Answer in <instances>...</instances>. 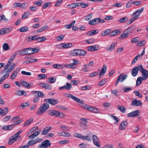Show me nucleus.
<instances>
[{
	"label": "nucleus",
	"mask_w": 148,
	"mask_h": 148,
	"mask_svg": "<svg viewBox=\"0 0 148 148\" xmlns=\"http://www.w3.org/2000/svg\"><path fill=\"white\" fill-rule=\"evenodd\" d=\"M106 69L107 66L105 64L103 65V67L99 73V76H101L104 75L106 71Z\"/></svg>",
	"instance_id": "412c9836"
},
{
	"label": "nucleus",
	"mask_w": 148,
	"mask_h": 148,
	"mask_svg": "<svg viewBox=\"0 0 148 148\" xmlns=\"http://www.w3.org/2000/svg\"><path fill=\"white\" fill-rule=\"evenodd\" d=\"M3 49L5 51L8 50L9 48V46L8 44L7 43H5L3 45Z\"/></svg>",
	"instance_id": "6e6d98bb"
},
{
	"label": "nucleus",
	"mask_w": 148,
	"mask_h": 148,
	"mask_svg": "<svg viewBox=\"0 0 148 148\" xmlns=\"http://www.w3.org/2000/svg\"><path fill=\"white\" fill-rule=\"evenodd\" d=\"M51 126H46L43 130L42 132V134L43 135L46 134L51 129Z\"/></svg>",
	"instance_id": "dca6fc26"
},
{
	"label": "nucleus",
	"mask_w": 148,
	"mask_h": 148,
	"mask_svg": "<svg viewBox=\"0 0 148 148\" xmlns=\"http://www.w3.org/2000/svg\"><path fill=\"white\" fill-rule=\"evenodd\" d=\"M18 72V71L17 70L16 71H14L11 76V79H14L16 77V76L17 75Z\"/></svg>",
	"instance_id": "473e14b6"
},
{
	"label": "nucleus",
	"mask_w": 148,
	"mask_h": 148,
	"mask_svg": "<svg viewBox=\"0 0 148 148\" xmlns=\"http://www.w3.org/2000/svg\"><path fill=\"white\" fill-rule=\"evenodd\" d=\"M82 139L84 140H86L89 141H90L91 140V138L90 137H89L88 136H83L82 135Z\"/></svg>",
	"instance_id": "8fccbe9b"
},
{
	"label": "nucleus",
	"mask_w": 148,
	"mask_h": 148,
	"mask_svg": "<svg viewBox=\"0 0 148 148\" xmlns=\"http://www.w3.org/2000/svg\"><path fill=\"white\" fill-rule=\"evenodd\" d=\"M145 43V41L144 40H143L140 41H139L137 44V45L139 46H143Z\"/></svg>",
	"instance_id": "e2e57ef3"
},
{
	"label": "nucleus",
	"mask_w": 148,
	"mask_h": 148,
	"mask_svg": "<svg viewBox=\"0 0 148 148\" xmlns=\"http://www.w3.org/2000/svg\"><path fill=\"white\" fill-rule=\"evenodd\" d=\"M120 33V31L119 30L117 29L112 31L108 34V35L109 36H113Z\"/></svg>",
	"instance_id": "a211bd4d"
},
{
	"label": "nucleus",
	"mask_w": 148,
	"mask_h": 148,
	"mask_svg": "<svg viewBox=\"0 0 148 148\" xmlns=\"http://www.w3.org/2000/svg\"><path fill=\"white\" fill-rule=\"evenodd\" d=\"M98 30H92L91 31H88L86 33V35L88 36H92L94 34H96L99 33Z\"/></svg>",
	"instance_id": "aec40b11"
},
{
	"label": "nucleus",
	"mask_w": 148,
	"mask_h": 148,
	"mask_svg": "<svg viewBox=\"0 0 148 148\" xmlns=\"http://www.w3.org/2000/svg\"><path fill=\"white\" fill-rule=\"evenodd\" d=\"M34 93L37 95L38 97H43L45 96V95L40 91H34Z\"/></svg>",
	"instance_id": "7c9ffc66"
},
{
	"label": "nucleus",
	"mask_w": 148,
	"mask_h": 148,
	"mask_svg": "<svg viewBox=\"0 0 148 148\" xmlns=\"http://www.w3.org/2000/svg\"><path fill=\"white\" fill-rule=\"evenodd\" d=\"M142 104V102L141 101L134 99L131 103V105L133 106H141Z\"/></svg>",
	"instance_id": "4468645a"
},
{
	"label": "nucleus",
	"mask_w": 148,
	"mask_h": 148,
	"mask_svg": "<svg viewBox=\"0 0 148 148\" xmlns=\"http://www.w3.org/2000/svg\"><path fill=\"white\" fill-rule=\"evenodd\" d=\"M51 143L49 140H46L42 142L38 146L39 148H47L51 146Z\"/></svg>",
	"instance_id": "7ed1b4c3"
},
{
	"label": "nucleus",
	"mask_w": 148,
	"mask_h": 148,
	"mask_svg": "<svg viewBox=\"0 0 148 148\" xmlns=\"http://www.w3.org/2000/svg\"><path fill=\"white\" fill-rule=\"evenodd\" d=\"M53 67L55 68L58 69H63V67L61 64H54L53 65Z\"/></svg>",
	"instance_id": "e433bc0d"
},
{
	"label": "nucleus",
	"mask_w": 148,
	"mask_h": 148,
	"mask_svg": "<svg viewBox=\"0 0 148 148\" xmlns=\"http://www.w3.org/2000/svg\"><path fill=\"white\" fill-rule=\"evenodd\" d=\"M80 6H81L82 8H84L88 6L89 5L88 3H85L83 2H80Z\"/></svg>",
	"instance_id": "5fc2aeb1"
},
{
	"label": "nucleus",
	"mask_w": 148,
	"mask_h": 148,
	"mask_svg": "<svg viewBox=\"0 0 148 148\" xmlns=\"http://www.w3.org/2000/svg\"><path fill=\"white\" fill-rule=\"evenodd\" d=\"M140 112V111L138 110L134 111L128 113L127 116L128 117H132L137 116Z\"/></svg>",
	"instance_id": "9d476101"
},
{
	"label": "nucleus",
	"mask_w": 148,
	"mask_h": 148,
	"mask_svg": "<svg viewBox=\"0 0 148 148\" xmlns=\"http://www.w3.org/2000/svg\"><path fill=\"white\" fill-rule=\"evenodd\" d=\"M92 140L94 144L97 147H100L101 144L97 137L95 135H94L92 136Z\"/></svg>",
	"instance_id": "6e6552de"
},
{
	"label": "nucleus",
	"mask_w": 148,
	"mask_h": 148,
	"mask_svg": "<svg viewBox=\"0 0 148 148\" xmlns=\"http://www.w3.org/2000/svg\"><path fill=\"white\" fill-rule=\"evenodd\" d=\"M111 31V29H107L105 31H103L101 33V35L104 36H106Z\"/></svg>",
	"instance_id": "2f4dec72"
},
{
	"label": "nucleus",
	"mask_w": 148,
	"mask_h": 148,
	"mask_svg": "<svg viewBox=\"0 0 148 148\" xmlns=\"http://www.w3.org/2000/svg\"><path fill=\"white\" fill-rule=\"evenodd\" d=\"M20 83L25 88H30V85L27 82L24 81H21Z\"/></svg>",
	"instance_id": "5701e85b"
},
{
	"label": "nucleus",
	"mask_w": 148,
	"mask_h": 148,
	"mask_svg": "<svg viewBox=\"0 0 148 148\" xmlns=\"http://www.w3.org/2000/svg\"><path fill=\"white\" fill-rule=\"evenodd\" d=\"M18 137V132H17L15 134V137H13L12 138H10L8 142V144L9 145H11L15 141H16V138Z\"/></svg>",
	"instance_id": "f3484780"
},
{
	"label": "nucleus",
	"mask_w": 148,
	"mask_h": 148,
	"mask_svg": "<svg viewBox=\"0 0 148 148\" xmlns=\"http://www.w3.org/2000/svg\"><path fill=\"white\" fill-rule=\"evenodd\" d=\"M142 65H139L138 66L134 67L132 69V74L133 77L136 76L138 73V71H140V68L141 67Z\"/></svg>",
	"instance_id": "423d86ee"
},
{
	"label": "nucleus",
	"mask_w": 148,
	"mask_h": 148,
	"mask_svg": "<svg viewBox=\"0 0 148 148\" xmlns=\"http://www.w3.org/2000/svg\"><path fill=\"white\" fill-rule=\"evenodd\" d=\"M31 49V48H28L25 49V50L26 51V55L33 54Z\"/></svg>",
	"instance_id": "09e8293b"
},
{
	"label": "nucleus",
	"mask_w": 148,
	"mask_h": 148,
	"mask_svg": "<svg viewBox=\"0 0 148 148\" xmlns=\"http://www.w3.org/2000/svg\"><path fill=\"white\" fill-rule=\"evenodd\" d=\"M140 68V71L142 73V77L143 79L144 80H145L148 77V71L146 69L143 68L142 65Z\"/></svg>",
	"instance_id": "20e7f679"
},
{
	"label": "nucleus",
	"mask_w": 148,
	"mask_h": 148,
	"mask_svg": "<svg viewBox=\"0 0 148 148\" xmlns=\"http://www.w3.org/2000/svg\"><path fill=\"white\" fill-rule=\"evenodd\" d=\"M79 49H74L72 50L70 52V54L71 56H78V52Z\"/></svg>",
	"instance_id": "4be33fe9"
},
{
	"label": "nucleus",
	"mask_w": 148,
	"mask_h": 148,
	"mask_svg": "<svg viewBox=\"0 0 148 148\" xmlns=\"http://www.w3.org/2000/svg\"><path fill=\"white\" fill-rule=\"evenodd\" d=\"M36 143L34 139H31L28 142V146H32L34 144H36Z\"/></svg>",
	"instance_id": "37998d69"
},
{
	"label": "nucleus",
	"mask_w": 148,
	"mask_h": 148,
	"mask_svg": "<svg viewBox=\"0 0 148 148\" xmlns=\"http://www.w3.org/2000/svg\"><path fill=\"white\" fill-rule=\"evenodd\" d=\"M36 143H40L42 142L43 139L42 138H40L38 137H37L36 138L34 139Z\"/></svg>",
	"instance_id": "774afa93"
},
{
	"label": "nucleus",
	"mask_w": 148,
	"mask_h": 148,
	"mask_svg": "<svg viewBox=\"0 0 148 148\" xmlns=\"http://www.w3.org/2000/svg\"><path fill=\"white\" fill-rule=\"evenodd\" d=\"M48 27L47 26H43V27H41L40 28H39L37 31V32L38 33V32H41L43 31L46 30L47 29Z\"/></svg>",
	"instance_id": "79ce46f5"
},
{
	"label": "nucleus",
	"mask_w": 148,
	"mask_h": 148,
	"mask_svg": "<svg viewBox=\"0 0 148 148\" xmlns=\"http://www.w3.org/2000/svg\"><path fill=\"white\" fill-rule=\"evenodd\" d=\"M38 85L46 89L51 90L52 89L51 86L49 84L40 82L38 83Z\"/></svg>",
	"instance_id": "1a4fd4ad"
},
{
	"label": "nucleus",
	"mask_w": 148,
	"mask_h": 148,
	"mask_svg": "<svg viewBox=\"0 0 148 148\" xmlns=\"http://www.w3.org/2000/svg\"><path fill=\"white\" fill-rule=\"evenodd\" d=\"M56 80V78L54 77H51L47 79V82L49 83H53L55 82Z\"/></svg>",
	"instance_id": "72a5a7b5"
},
{
	"label": "nucleus",
	"mask_w": 148,
	"mask_h": 148,
	"mask_svg": "<svg viewBox=\"0 0 148 148\" xmlns=\"http://www.w3.org/2000/svg\"><path fill=\"white\" fill-rule=\"evenodd\" d=\"M65 97L70 98L74 100L75 97L71 94L69 93H65L64 94Z\"/></svg>",
	"instance_id": "a18cd8bd"
},
{
	"label": "nucleus",
	"mask_w": 148,
	"mask_h": 148,
	"mask_svg": "<svg viewBox=\"0 0 148 148\" xmlns=\"http://www.w3.org/2000/svg\"><path fill=\"white\" fill-rule=\"evenodd\" d=\"M33 36H30L26 38V40L28 42H30L33 40Z\"/></svg>",
	"instance_id": "13d9d810"
},
{
	"label": "nucleus",
	"mask_w": 148,
	"mask_h": 148,
	"mask_svg": "<svg viewBox=\"0 0 148 148\" xmlns=\"http://www.w3.org/2000/svg\"><path fill=\"white\" fill-rule=\"evenodd\" d=\"M50 2H47L45 3L42 6V8L45 9L47 8V7L50 6Z\"/></svg>",
	"instance_id": "69168bd1"
},
{
	"label": "nucleus",
	"mask_w": 148,
	"mask_h": 148,
	"mask_svg": "<svg viewBox=\"0 0 148 148\" xmlns=\"http://www.w3.org/2000/svg\"><path fill=\"white\" fill-rule=\"evenodd\" d=\"M133 4V1H130L128 2L126 5V7L127 8H129L131 7L132 4Z\"/></svg>",
	"instance_id": "338daca9"
},
{
	"label": "nucleus",
	"mask_w": 148,
	"mask_h": 148,
	"mask_svg": "<svg viewBox=\"0 0 148 148\" xmlns=\"http://www.w3.org/2000/svg\"><path fill=\"white\" fill-rule=\"evenodd\" d=\"M104 20L101 19L100 18H96L90 20L88 22L89 25H93L99 23H103L104 22Z\"/></svg>",
	"instance_id": "f03ea898"
},
{
	"label": "nucleus",
	"mask_w": 148,
	"mask_h": 148,
	"mask_svg": "<svg viewBox=\"0 0 148 148\" xmlns=\"http://www.w3.org/2000/svg\"><path fill=\"white\" fill-rule=\"evenodd\" d=\"M134 92L136 96L139 97H140L141 98H142V94L141 93H140L138 91H135Z\"/></svg>",
	"instance_id": "680f3d73"
},
{
	"label": "nucleus",
	"mask_w": 148,
	"mask_h": 148,
	"mask_svg": "<svg viewBox=\"0 0 148 148\" xmlns=\"http://www.w3.org/2000/svg\"><path fill=\"white\" fill-rule=\"evenodd\" d=\"M107 82V79H104L99 82L98 85L99 86H103L106 84Z\"/></svg>",
	"instance_id": "ea45409f"
},
{
	"label": "nucleus",
	"mask_w": 148,
	"mask_h": 148,
	"mask_svg": "<svg viewBox=\"0 0 148 148\" xmlns=\"http://www.w3.org/2000/svg\"><path fill=\"white\" fill-rule=\"evenodd\" d=\"M122 89L125 92H127L132 90L131 87H127L126 86L123 87Z\"/></svg>",
	"instance_id": "58836bf2"
},
{
	"label": "nucleus",
	"mask_w": 148,
	"mask_h": 148,
	"mask_svg": "<svg viewBox=\"0 0 148 148\" xmlns=\"http://www.w3.org/2000/svg\"><path fill=\"white\" fill-rule=\"evenodd\" d=\"M81 120L84 122H82V124L84 126H86L87 123V121L86 119L84 118H82L81 119Z\"/></svg>",
	"instance_id": "052dcab7"
},
{
	"label": "nucleus",
	"mask_w": 148,
	"mask_h": 148,
	"mask_svg": "<svg viewBox=\"0 0 148 148\" xmlns=\"http://www.w3.org/2000/svg\"><path fill=\"white\" fill-rule=\"evenodd\" d=\"M19 95H24V96H26L27 95V93L24 90H19Z\"/></svg>",
	"instance_id": "0e129e2a"
},
{
	"label": "nucleus",
	"mask_w": 148,
	"mask_h": 148,
	"mask_svg": "<svg viewBox=\"0 0 148 148\" xmlns=\"http://www.w3.org/2000/svg\"><path fill=\"white\" fill-rule=\"evenodd\" d=\"M135 27V26L132 25L127 29L125 31L129 35L131 34L134 32Z\"/></svg>",
	"instance_id": "2eb2a0df"
},
{
	"label": "nucleus",
	"mask_w": 148,
	"mask_h": 148,
	"mask_svg": "<svg viewBox=\"0 0 148 148\" xmlns=\"http://www.w3.org/2000/svg\"><path fill=\"white\" fill-rule=\"evenodd\" d=\"M128 124V122L126 121H123L120 125L119 127V130H125L127 127Z\"/></svg>",
	"instance_id": "9b49d317"
},
{
	"label": "nucleus",
	"mask_w": 148,
	"mask_h": 148,
	"mask_svg": "<svg viewBox=\"0 0 148 148\" xmlns=\"http://www.w3.org/2000/svg\"><path fill=\"white\" fill-rule=\"evenodd\" d=\"M143 79L141 77H138L137 79L136 86H138L140 85L142 83Z\"/></svg>",
	"instance_id": "a878e982"
},
{
	"label": "nucleus",
	"mask_w": 148,
	"mask_h": 148,
	"mask_svg": "<svg viewBox=\"0 0 148 148\" xmlns=\"http://www.w3.org/2000/svg\"><path fill=\"white\" fill-rule=\"evenodd\" d=\"M74 100L81 104H83L84 103L83 101L80 100L75 97Z\"/></svg>",
	"instance_id": "bf43d9fd"
},
{
	"label": "nucleus",
	"mask_w": 148,
	"mask_h": 148,
	"mask_svg": "<svg viewBox=\"0 0 148 148\" xmlns=\"http://www.w3.org/2000/svg\"><path fill=\"white\" fill-rule=\"evenodd\" d=\"M33 121V118L30 119L25 122L23 126H25L27 125H29L30 123L32 122Z\"/></svg>",
	"instance_id": "c9c22d12"
},
{
	"label": "nucleus",
	"mask_w": 148,
	"mask_h": 148,
	"mask_svg": "<svg viewBox=\"0 0 148 148\" xmlns=\"http://www.w3.org/2000/svg\"><path fill=\"white\" fill-rule=\"evenodd\" d=\"M117 108L122 113H124L125 112L126 109L124 106H118Z\"/></svg>",
	"instance_id": "c756f323"
},
{
	"label": "nucleus",
	"mask_w": 148,
	"mask_h": 148,
	"mask_svg": "<svg viewBox=\"0 0 148 148\" xmlns=\"http://www.w3.org/2000/svg\"><path fill=\"white\" fill-rule=\"evenodd\" d=\"M49 105L46 103L41 105L38 108L36 112L38 115H41L44 114L49 108Z\"/></svg>",
	"instance_id": "f257e3e1"
},
{
	"label": "nucleus",
	"mask_w": 148,
	"mask_h": 148,
	"mask_svg": "<svg viewBox=\"0 0 148 148\" xmlns=\"http://www.w3.org/2000/svg\"><path fill=\"white\" fill-rule=\"evenodd\" d=\"M57 110H49L47 111L48 114L52 116H55L56 117L57 114Z\"/></svg>",
	"instance_id": "6ab92c4d"
},
{
	"label": "nucleus",
	"mask_w": 148,
	"mask_h": 148,
	"mask_svg": "<svg viewBox=\"0 0 148 148\" xmlns=\"http://www.w3.org/2000/svg\"><path fill=\"white\" fill-rule=\"evenodd\" d=\"M19 54L22 55H26L25 49L19 50Z\"/></svg>",
	"instance_id": "3c124183"
},
{
	"label": "nucleus",
	"mask_w": 148,
	"mask_h": 148,
	"mask_svg": "<svg viewBox=\"0 0 148 148\" xmlns=\"http://www.w3.org/2000/svg\"><path fill=\"white\" fill-rule=\"evenodd\" d=\"M117 45L116 42H114L112 43L110 45L106 48V49L108 51H112L114 49L115 46Z\"/></svg>",
	"instance_id": "f8f14e48"
},
{
	"label": "nucleus",
	"mask_w": 148,
	"mask_h": 148,
	"mask_svg": "<svg viewBox=\"0 0 148 148\" xmlns=\"http://www.w3.org/2000/svg\"><path fill=\"white\" fill-rule=\"evenodd\" d=\"M129 35L125 30L121 34L120 37V39H124L127 37Z\"/></svg>",
	"instance_id": "393cba45"
},
{
	"label": "nucleus",
	"mask_w": 148,
	"mask_h": 148,
	"mask_svg": "<svg viewBox=\"0 0 148 148\" xmlns=\"http://www.w3.org/2000/svg\"><path fill=\"white\" fill-rule=\"evenodd\" d=\"M29 28L25 26L21 28L19 30L21 32H25L28 31Z\"/></svg>",
	"instance_id": "f704fd0d"
},
{
	"label": "nucleus",
	"mask_w": 148,
	"mask_h": 148,
	"mask_svg": "<svg viewBox=\"0 0 148 148\" xmlns=\"http://www.w3.org/2000/svg\"><path fill=\"white\" fill-rule=\"evenodd\" d=\"M15 66V64L14 63H13L10 66V68L8 69V72H10L11 71L14 69Z\"/></svg>",
	"instance_id": "864d4df0"
},
{
	"label": "nucleus",
	"mask_w": 148,
	"mask_h": 148,
	"mask_svg": "<svg viewBox=\"0 0 148 148\" xmlns=\"http://www.w3.org/2000/svg\"><path fill=\"white\" fill-rule=\"evenodd\" d=\"M127 76L126 75H124L123 74H121L118 77L115 82V85L116 86L119 83V82H122L127 78Z\"/></svg>",
	"instance_id": "39448f33"
},
{
	"label": "nucleus",
	"mask_w": 148,
	"mask_h": 148,
	"mask_svg": "<svg viewBox=\"0 0 148 148\" xmlns=\"http://www.w3.org/2000/svg\"><path fill=\"white\" fill-rule=\"evenodd\" d=\"M111 117L115 121V122L114 123V124H118L119 121V119L117 117L113 115H111Z\"/></svg>",
	"instance_id": "49530a36"
},
{
	"label": "nucleus",
	"mask_w": 148,
	"mask_h": 148,
	"mask_svg": "<svg viewBox=\"0 0 148 148\" xmlns=\"http://www.w3.org/2000/svg\"><path fill=\"white\" fill-rule=\"evenodd\" d=\"M78 51V56H84L85 55L86 53V51L81 49H79Z\"/></svg>",
	"instance_id": "cd10ccee"
},
{
	"label": "nucleus",
	"mask_w": 148,
	"mask_h": 148,
	"mask_svg": "<svg viewBox=\"0 0 148 148\" xmlns=\"http://www.w3.org/2000/svg\"><path fill=\"white\" fill-rule=\"evenodd\" d=\"M88 50L90 51H97V48L96 47V46H90L88 47Z\"/></svg>",
	"instance_id": "bb28decb"
},
{
	"label": "nucleus",
	"mask_w": 148,
	"mask_h": 148,
	"mask_svg": "<svg viewBox=\"0 0 148 148\" xmlns=\"http://www.w3.org/2000/svg\"><path fill=\"white\" fill-rule=\"evenodd\" d=\"M46 39V38L45 36L40 37L39 36L38 38V41L39 42H41L44 41Z\"/></svg>",
	"instance_id": "603ef678"
},
{
	"label": "nucleus",
	"mask_w": 148,
	"mask_h": 148,
	"mask_svg": "<svg viewBox=\"0 0 148 148\" xmlns=\"http://www.w3.org/2000/svg\"><path fill=\"white\" fill-rule=\"evenodd\" d=\"M128 20V18L127 16L122 17L119 19L118 20V22L120 23H124Z\"/></svg>",
	"instance_id": "c85d7f7f"
},
{
	"label": "nucleus",
	"mask_w": 148,
	"mask_h": 148,
	"mask_svg": "<svg viewBox=\"0 0 148 148\" xmlns=\"http://www.w3.org/2000/svg\"><path fill=\"white\" fill-rule=\"evenodd\" d=\"M44 101L52 105H56L58 102V100L56 99H45Z\"/></svg>",
	"instance_id": "0eeeda50"
},
{
	"label": "nucleus",
	"mask_w": 148,
	"mask_h": 148,
	"mask_svg": "<svg viewBox=\"0 0 148 148\" xmlns=\"http://www.w3.org/2000/svg\"><path fill=\"white\" fill-rule=\"evenodd\" d=\"M14 127L13 125H4L3 126L1 129L3 130H10Z\"/></svg>",
	"instance_id": "b1692460"
},
{
	"label": "nucleus",
	"mask_w": 148,
	"mask_h": 148,
	"mask_svg": "<svg viewBox=\"0 0 148 148\" xmlns=\"http://www.w3.org/2000/svg\"><path fill=\"white\" fill-rule=\"evenodd\" d=\"M64 114L62 112H60L57 110V114H56V117L62 118L64 117Z\"/></svg>",
	"instance_id": "a19ab883"
},
{
	"label": "nucleus",
	"mask_w": 148,
	"mask_h": 148,
	"mask_svg": "<svg viewBox=\"0 0 148 148\" xmlns=\"http://www.w3.org/2000/svg\"><path fill=\"white\" fill-rule=\"evenodd\" d=\"M29 15V12H26L24 13L22 17V19L28 17Z\"/></svg>",
	"instance_id": "de8ad7c7"
},
{
	"label": "nucleus",
	"mask_w": 148,
	"mask_h": 148,
	"mask_svg": "<svg viewBox=\"0 0 148 148\" xmlns=\"http://www.w3.org/2000/svg\"><path fill=\"white\" fill-rule=\"evenodd\" d=\"M38 77L39 79H43L46 78L47 77V76L46 75L44 74H40L38 75Z\"/></svg>",
	"instance_id": "c03bdc74"
},
{
	"label": "nucleus",
	"mask_w": 148,
	"mask_h": 148,
	"mask_svg": "<svg viewBox=\"0 0 148 148\" xmlns=\"http://www.w3.org/2000/svg\"><path fill=\"white\" fill-rule=\"evenodd\" d=\"M71 88L72 86L71 84L67 82L66 83V85L60 87L59 89L60 90L65 89L67 90H69L71 89Z\"/></svg>",
	"instance_id": "ddd939ff"
},
{
	"label": "nucleus",
	"mask_w": 148,
	"mask_h": 148,
	"mask_svg": "<svg viewBox=\"0 0 148 148\" xmlns=\"http://www.w3.org/2000/svg\"><path fill=\"white\" fill-rule=\"evenodd\" d=\"M64 36L63 35H61L59 36H57L56 38V39L58 41H61L64 38Z\"/></svg>",
	"instance_id": "4d7b16f0"
},
{
	"label": "nucleus",
	"mask_w": 148,
	"mask_h": 148,
	"mask_svg": "<svg viewBox=\"0 0 148 148\" xmlns=\"http://www.w3.org/2000/svg\"><path fill=\"white\" fill-rule=\"evenodd\" d=\"M16 55V53H14V54L11 57V58L9 59V60L8 61V63H12V61L15 58Z\"/></svg>",
	"instance_id": "4c0bfd02"
}]
</instances>
